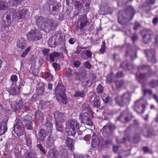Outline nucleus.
I'll use <instances>...</instances> for the list:
<instances>
[{"label": "nucleus", "instance_id": "1", "mask_svg": "<svg viewBox=\"0 0 158 158\" xmlns=\"http://www.w3.org/2000/svg\"><path fill=\"white\" fill-rule=\"evenodd\" d=\"M135 13V10L132 6H128L126 9L119 12L118 22L123 25L124 27L126 28L129 25L128 22L132 19Z\"/></svg>", "mask_w": 158, "mask_h": 158}, {"label": "nucleus", "instance_id": "2", "mask_svg": "<svg viewBox=\"0 0 158 158\" xmlns=\"http://www.w3.org/2000/svg\"><path fill=\"white\" fill-rule=\"evenodd\" d=\"M66 131L70 136H74L80 127L78 122L75 119L69 120L66 122Z\"/></svg>", "mask_w": 158, "mask_h": 158}, {"label": "nucleus", "instance_id": "3", "mask_svg": "<svg viewBox=\"0 0 158 158\" xmlns=\"http://www.w3.org/2000/svg\"><path fill=\"white\" fill-rule=\"evenodd\" d=\"M65 88L61 84L59 83L55 90V93L57 98H60L63 103H67L66 97L65 95Z\"/></svg>", "mask_w": 158, "mask_h": 158}, {"label": "nucleus", "instance_id": "4", "mask_svg": "<svg viewBox=\"0 0 158 158\" xmlns=\"http://www.w3.org/2000/svg\"><path fill=\"white\" fill-rule=\"evenodd\" d=\"M131 99V96L128 93L124 94L122 96H117L115 98L116 103L121 106L128 104Z\"/></svg>", "mask_w": 158, "mask_h": 158}, {"label": "nucleus", "instance_id": "5", "mask_svg": "<svg viewBox=\"0 0 158 158\" xmlns=\"http://www.w3.org/2000/svg\"><path fill=\"white\" fill-rule=\"evenodd\" d=\"M115 129V125L111 123H108L103 127L100 131V132L105 137L108 138L112 135Z\"/></svg>", "mask_w": 158, "mask_h": 158}, {"label": "nucleus", "instance_id": "6", "mask_svg": "<svg viewBox=\"0 0 158 158\" xmlns=\"http://www.w3.org/2000/svg\"><path fill=\"white\" fill-rule=\"evenodd\" d=\"M12 131H14V132L19 137L23 135H26L24 131V126L22 122L20 120H18L16 124H15L12 128Z\"/></svg>", "mask_w": 158, "mask_h": 158}, {"label": "nucleus", "instance_id": "7", "mask_svg": "<svg viewBox=\"0 0 158 158\" xmlns=\"http://www.w3.org/2000/svg\"><path fill=\"white\" fill-rule=\"evenodd\" d=\"M10 10V14H12L11 15L12 18L15 19L17 21L25 19L28 13V11L26 9H24L19 11L16 15H15L16 12L15 10L13 8H11Z\"/></svg>", "mask_w": 158, "mask_h": 158}, {"label": "nucleus", "instance_id": "8", "mask_svg": "<svg viewBox=\"0 0 158 158\" xmlns=\"http://www.w3.org/2000/svg\"><path fill=\"white\" fill-rule=\"evenodd\" d=\"M28 40L30 41H37L41 39L42 34L37 29L31 30L27 35Z\"/></svg>", "mask_w": 158, "mask_h": 158}, {"label": "nucleus", "instance_id": "9", "mask_svg": "<svg viewBox=\"0 0 158 158\" xmlns=\"http://www.w3.org/2000/svg\"><path fill=\"white\" fill-rule=\"evenodd\" d=\"M112 11L111 8L110 7L108 2L106 0L102 1L101 5L100 7L99 11V14L106 15L108 14H111Z\"/></svg>", "mask_w": 158, "mask_h": 158}, {"label": "nucleus", "instance_id": "10", "mask_svg": "<svg viewBox=\"0 0 158 158\" xmlns=\"http://www.w3.org/2000/svg\"><path fill=\"white\" fill-rule=\"evenodd\" d=\"M143 42L144 44H148L151 42L153 32L150 30L145 29L141 32Z\"/></svg>", "mask_w": 158, "mask_h": 158}, {"label": "nucleus", "instance_id": "11", "mask_svg": "<svg viewBox=\"0 0 158 158\" xmlns=\"http://www.w3.org/2000/svg\"><path fill=\"white\" fill-rule=\"evenodd\" d=\"M133 117L131 113L126 110L121 113L117 120L123 123L128 122L131 121Z\"/></svg>", "mask_w": 158, "mask_h": 158}, {"label": "nucleus", "instance_id": "12", "mask_svg": "<svg viewBox=\"0 0 158 158\" xmlns=\"http://www.w3.org/2000/svg\"><path fill=\"white\" fill-rule=\"evenodd\" d=\"M79 118L81 123L85 125L92 126L93 123L90 118V115L87 113H81Z\"/></svg>", "mask_w": 158, "mask_h": 158}, {"label": "nucleus", "instance_id": "13", "mask_svg": "<svg viewBox=\"0 0 158 158\" xmlns=\"http://www.w3.org/2000/svg\"><path fill=\"white\" fill-rule=\"evenodd\" d=\"M144 100L140 99L135 102L134 106V110L139 114H142L144 112L145 105L143 103Z\"/></svg>", "mask_w": 158, "mask_h": 158}, {"label": "nucleus", "instance_id": "14", "mask_svg": "<svg viewBox=\"0 0 158 158\" xmlns=\"http://www.w3.org/2000/svg\"><path fill=\"white\" fill-rule=\"evenodd\" d=\"M47 22H48V21L46 18L40 16L37 19L36 21V24L40 30H44V29H45Z\"/></svg>", "mask_w": 158, "mask_h": 158}, {"label": "nucleus", "instance_id": "15", "mask_svg": "<svg viewBox=\"0 0 158 158\" xmlns=\"http://www.w3.org/2000/svg\"><path fill=\"white\" fill-rule=\"evenodd\" d=\"M50 134L48 133V132L46 131L44 129H40L38 133V136L37 137V142H43L45 140L46 137L47 136L48 137L51 135Z\"/></svg>", "mask_w": 158, "mask_h": 158}, {"label": "nucleus", "instance_id": "16", "mask_svg": "<svg viewBox=\"0 0 158 158\" xmlns=\"http://www.w3.org/2000/svg\"><path fill=\"white\" fill-rule=\"evenodd\" d=\"M144 52L148 58V61L153 63L156 62V60L155 57V53L154 49L145 50Z\"/></svg>", "mask_w": 158, "mask_h": 158}, {"label": "nucleus", "instance_id": "17", "mask_svg": "<svg viewBox=\"0 0 158 158\" xmlns=\"http://www.w3.org/2000/svg\"><path fill=\"white\" fill-rule=\"evenodd\" d=\"M125 56L129 57L131 60H133L137 57V52L136 51H133L131 48L127 49L125 52Z\"/></svg>", "mask_w": 158, "mask_h": 158}, {"label": "nucleus", "instance_id": "18", "mask_svg": "<svg viewBox=\"0 0 158 158\" xmlns=\"http://www.w3.org/2000/svg\"><path fill=\"white\" fill-rule=\"evenodd\" d=\"M8 121V118L6 117L3 119L0 123V135L4 134L7 131V123Z\"/></svg>", "mask_w": 158, "mask_h": 158}, {"label": "nucleus", "instance_id": "19", "mask_svg": "<svg viewBox=\"0 0 158 158\" xmlns=\"http://www.w3.org/2000/svg\"><path fill=\"white\" fill-rule=\"evenodd\" d=\"M23 122L27 130H32V119L31 117L28 115L25 116L23 117Z\"/></svg>", "mask_w": 158, "mask_h": 158}, {"label": "nucleus", "instance_id": "20", "mask_svg": "<svg viewBox=\"0 0 158 158\" xmlns=\"http://www.w3.org/2000/svg\"><path fill=\"white\" fill-rule=\"evenodd\" d=\"M79 23H80L79 29L81 31H83V27H84L86 24L89 22L87 20L86 15L80 16L79 17Z\"/></svg>", "mask_w": 158, "mask_h": 158}, {"label": "nucleus", "instance_id": "21", "mask_svg": "<svg viewBox=\"0 0 158 158\" xmlns=\"http://www.w3.org/2000/svg\"><path fill=\"white\" fill-rule=\"evenodd\" d=\"M52 2L51 4L50 13H53L54 15L56 14L60 11V4L56 1H52Z\"/></svg>", "mask_w": 158, "mask_h": 158}, {"label": "nucleus", "instance_id": "22", "mask_svg": "<svg viewBox=\"0 0 158 158\" xmlns=\"http://www.w3.org/2000/svg\"><path fill=\"white\" fill-rule=\"evenodd\" d=\"M20 88V87L16 86L15 83H12L8 92L10 94L15 95L19 94Z\"/></svg>", "mask_w": 158, "mask_h": 158}, {"label": "nucleus", "instance_id": "23", "mask_svg": "<svg viewBox=\"0 0 158 158\" xmlns=\"http://www.w3.org/2000/svg\"><path fill=\"white\" fill-rule=\"evenodd\" d=\"M55 122H63L65 118L64 114L59 111H56L54 112Z\"/></svg>", "mask_w": 158, "mask_h": 158}, {"label": "nucleus", "instance_id": "24", "mask_svg": "<svg viewBox=\"0 0 158 158\" xmlns=\"http://www.w3.org/2000/svg\"><path fill=\"white\" fill-rule=\"evenodd\" d=\"M45 29H48V30H52L56 28L58 25V23L54 20H50L48 23H46Z\"/></svg>", "mask_w": 158, "mask_h": 158}, {"label": "nucleus", "instance_id": "25", "mask_svg": "<svg viewBox=\"0 0 158 158\" xmlns=\"http://www.w3.org/2000/svg\"><path fill=\"white\" fill-rule=\"evenodd\" d=\"M52 3V1H48L44 5L43 9L44 13L46 14L50 13L51 4Z\"/></svg>", "mask_w": 158, "mask_h": 158}, {"label": "nucleus", "instance_id": "26", "mask_svg": "<svg viewBox=\"0 0 158 158\" xmlns=\"http://www.w3.org/2000/svg\"><path fill=\"white\" fill-rule=\"evenodd\" d=\"M44 85L43 82H38L36 86V90L39 95H41L44 92Z\"/></svg>", "mask_w": 158, "mask_h": 158}, {"label": "nucleus", "instance_id": "27", "mask_svg": "<svg viewBox=\"0 0 158 158\" xmlns=\"http://www.w3.org/2000/svg\"><path fill=\"white\" fill-rule=\"evenodd\" d=\"M137 132H140L141 134L146 137H150L151 134L149 133L148 129L145 127L143 128L139 127L137 128Z\"/></svg>", "mask_w": 158, "mask_h": 158}, {"label": "nucleus", "instance_id": "28", "mask_svg": "<svg viewBox=\"0 0 158 158\" xmlns=\"http://www.w3.org/2000/svg\"><path fill=\"white\" fill-rule=\"evenodd\" d=\"M86 73L85 71L80 73H75V78L76 81H81L86 77Z\"/></svg>", "mask_w": 158, "mask_h": 158}, {"label": "nucleus", "instance_id": "29", "mask_svg": "<svg viewBox=\"0 0 158 158\" xmlns=\"http://www.w3.org/2000/svg\"><path fill=\"white\" fill-rule=\"evenodd\" d=\"M150 75L146 73H139L138 72L136 74V77L137 80L140 83L141 82V80L145 79L149 77Z\"/></svg>", "mask_w": 158, "mask_h": 158}, {"label": "nucleus", "instance_id": "30", "mask_svg": "<svg viewBox=\"0 0 158 158\" xmlns=\"http://www.w3.org/2000/svg\"><path fill=\"white\" fill-rule=\"evenodd\" d=\"M48 154L51 158H58L59 152L55 148H53L49 150Z\"/></svg>", "mask_w": 158, "mask_h": 158}, {"label": "nucleus", "instance_id": "31", "mask_svg": "<svg viewBox=\"0 0 158 158\" xmlns=\"http://www.w3.org/2000/svg\"><path fill=\"white\" fill-rule=\"evenodd\" d=\"M17 47L21 49H23L26 46V43L25 40L22 38H20L17 42Z\"/></svg>", "mask_w": 158, "mask_h": 158}, {"label": "nucleus", "instance_id": "32", "mask_svg": "<svg viewBox=\"0 0 158 158\" xmlns=\"http://www.w3.org/2000/svg\"><path fill=\"white\" fill-rule=\"evenodd\" d=\"M44 126L45 128V130L48 131V133L51 135L53 128V124L52 123L47 120L44 125Z\"/></svg>", "mask_w": 158, "mask_h": 158}, {"label": "nucleus", "instance_id": "33", "mask_svg": "<svg viewBox=\"0 0 158 158\" xmlns=\"http://www.w3.org/2000/svg\"><path fill=\"white\" fill-rule=\"evenodd\" d=\"M57 38L56 36H54L53 37H51L48 41V43L49 45L52 47H55L57 45V42L56 41L55 39Z\"/></svg>", "mask_w": 158, "mask_h": 158}, {"label": "nucleus", "instance_id": "34", "mask_svg": "<svg viewBox=\"0 0 158 158\" xmlns=\"http://www.w3.org/2000/svg\"><path fill=\"white\" fill-rule=\"evenodd\" d=\"M66 143L70 150H72L74 149V142L73 139L70 137L67 138Z\"/></svg>", "mask_w": 158, "mask_h": 158}, {"label": "nucleus", "instance_id": "35", "mask_svg": "<svg viewBox=\"0 0 158 158\" xmlns=\"http://www.w3.org/2000/svg\"><path fill=\"white\" fill-rule=\"evenodd\" d=\"M36 154L35 150L32 149L29 151L26 156L24 158H36Z\"/></svg>", "mask_w": 158, "mask_h": 158}, {"label": "nucleus", "instance_id": "36", "mask_svg": "<svg viewBox=\"0 0 158 158\" xmlns=\"http://www.w3.org/2000/svg\"><path fill=\"white\" fill-rule=\"evenodd\" d=\"M141 134L140 133V132H137L136 129L133 137V140L134 142L138 143L140 139V135Z\"/></svg>", "mask_w": 158, "mask_h": 158}, {"label": "nucleus", "instance_id": "37", "mask_svg": "<svg viewBox=\"0 0 158 158\" xmlns=\"http://www.w3.org/2000/svg\"><path fill=\"white\" fill-rule=\"evenodd\" d=\"M101 101L99 97H96L93 101V106L96 108H99L100 106Z\"/></svg>", "mask_w": 158, "mask_h": 158}, {"label": "nucleus", "instance_id": "38", "mask_svg": "<svg viewBox=\"0 0 158 158\" xmlns=\"http://www.w3.org/2000/svg\"><path fill=\"white\" fill-rule=\"evenodd\" d=\"M62 122H55L56 130L62 133L63 131V127L61 123Z\"/></svg>", "mask_w": 158, "mask_h": 158}, {"label": "nucleus", "instance_id": "39", "mask_svg": "<svg viewBox=\"0 0 158 158\" xmlns=\"http://www.w3.org/2000/svg\"><path fill=\"white\" fill-rule=\"evenodd\" d=\"M23 104L20 103H16L14 105L13 104H11V108L14 110H22L23 108Z\"/></svg>", "mask_w": 158, "mask_h": 158}, {"label": "nucleus", "instance_id": "40", "mask_svg": "<svg viewBox=\"0 0 158 158\" xmlns=\"http://www.w3.org/2000/svg\"><path fill=\"white\" fill-rule=\"evenodd\" d=\"M44 77L45 79L48 81H50L52 80L53 76L50 73L45 72L44 73Z\"/></svg>", "mask_w": 158, "mask_h": 158}, {"label": "nucleus", "instance_id": "41", "mask_svg": "<svg viewBox=\"0 0 158 158\" xmlns=\"http://www.w3.org/2000/svg\"><path fill=\"white\" fill-rule=\"evenodd\" d=\"M85 95V91L82 90L80 91H77L75 92L74 96L75 97H80L82 98Z\"/></svg>", "mask_w": 158, "mask_h": 158}, {"label": "nucleus", "instance_id": "42", "mask_svg": "<svg viewBox=\"0 0 158 158\" xmlns=\"http://www.w3.org/2000/svg\"><path fill=\"white\" fill-rule=\"evenodd\" d=\"M81 109L82 110L87 111L89 112H92V110L89 104L85 103H84L82 105Z\"/></svg>", "mask_w": 158, "mask_h": 158}, {"label": "nucleus", "instance_id": "43", "mask_svg": "<svg viewBox=\"0 0 158 158\" xmlns=\"http://www.w3.org/2000/svg\"><path fill=\"white\" fill-rule=\"evenodd\" d=\"M66 155V150L64 149H62L59 152V158H65Z\"/></svg>", "mask_w": 158, "mask_h": 158}, {"label": "nucleus", "instance_id": "44", "mask_svg": "<svg viewBox=\"0 0 158 158\" xmlns=\"http://www.w3.org/2000/svg\"><path fill=\"white\" fill-rule=\"evenodd\" d=\"M35 116L36 119L42 120L43 118L44 115L40 111H38L36 112L35 114Z\"/></svg>", "mask_w": 158, "mask_h": 158}, {"label": "nucleus", "instance_id": "45", "mask_svg": "<svg viewBox=\"0 0 158 158\" xmlns=\"http://www.w3.org/2000/svg\"><path fill=\"white\" fill-rule=\"evenodd\" d=\"M60 56V54L59 52H54L52 54H50L49 58L50 60L52 61H54V57H57Z\"/></svg>", "mask_w": 158, "mask_h": 158}, {"label": "nucleus", "instance_id": "46", "mask_svg": "<svg viewBox=\"0 0 158 158\" xmlns=\"http://www.w3.org/2000/svg\"><path fill=\"white\" fill-rule=\"evenodd\" d=\"M75 8L77 9H81L82 7L83 4L77 1H75L73 3Z\"/></svg>", "mask_w": 158, "mask_h": 158}, {"label": "nucleus", "instance_id": "47", "mask_svg": "<svg viewBox=\"0 0 158 158\" xmlns=\"http://www.w3.org/2000/svg\"><path fill=\"white\" fill-rule=\"evenodd\" d=\"M25 135V139L26 142V144L30 148L31 145V140L29 135Z\"/></svg>", "mask_w": 158, "mask_h": 158}, {"label": "nucleus", "instance_id": "48", "mask_svg": "<svg viewBox=\"0 0 158 158\" xmlns=\"http://www.w3.org/2000/svg\"><path fill=\"white\" fill-rule=\"evenodd\" d=\"M92 142L91 145L93 147H95V146L94 145H96L97 144L98 138L96 135H94L93 134L92 136Z\"/></svg>", "mask_w": 158, "mask_h": 158}, {"label": "nucleus", "instance_id": "49", "mask_svg": "<svg viewBox=\"0 0 158 158\" xmlns=\"http://www.w3.org/2000/svg\"><path fill=\"white\" fill-rule=\"evenodd\" d=\"M51 135H50L48 137V141L47 142V144L49 147L52 146L54 144V141L51 138Z\"/></svg>", "mask_w": 158, "mask_h": 158}, {"label": "nucleus", "instance_id": "50", "mask_svg": "<svg viewBox=\"0 0 158 158\" xmlns=\"http://www.w3.org/2000/svg\"><path fill=\"white\" fill-rule=\"evenodd\" d=\"M138 69L139 70H147L149 72L151 71L150 66L146 65H143L139 67H138Z\"/></svg>", "mask_w": 158, "mask_h": 158}, {"label": "nucleus", "instance_id": "51", "mask_svg": "<svg viewBox=\"0 0 158 158\" xmlns=\"http://www.w3.org/2000/svg\"><path fill=\"white\" fill-rule=\"evenodd\" d=\"M149 84L151 87L152 88H155L158 86V80L156 81L152 80Z\"/></svg>", "mask_w": 158, "mask_h": 158}, {"label": "nucleus", "instance_id": "52", "mask_svg": "<svg viewBox=\"0 0 158 158\" xmlns=\"http://www.w3.org/2000/svg\"><path fill=\"white\" fill-rule=\"evenodd\" d=\"M115 84L116 87L117 88H119L123 85L124 82L123 80L117 81H115Z\"/></svg>", "mask_w": 158, "mask_h": 158}, {"label": "nucleus", "instance_id": "53", "mask_svg": "<svg viewBox=\"0 0 158 158\" xmlns=\"http://www.w3.org/2000/svg\"><path fill=\"white\" fill-rule=\"evenodd\" d=\"M37 147L42 152V155L45 156L46 155V151L44 149V148L42 146V145L40 144L39 143L37 145Z\"/></svg>", "mask_w": 158, "mask_h": 158}, {"label": "nucleus", "instance_id": "54", "mask_svg": "<svg viewBox=\"0 0 158 158\" xmlns=\"http://www.w3.org/2000/svg\"><path fill=\"white\" fill-rule=\"evenodd\" d=\"M105 44V42L104 41H103L102 42V45L101 47V48L99 50V51L101 54L103 53L105 51L106 49Z\"/></svg>", "mask_w": 158, "mask_h": 158}, {"label": "nucleus", "instance_id": "55", "mask_svg": "<svg viewBox=\"0 0 158 158\" xmlns=\"http://www.w3.org/2000/svg\"><path fill=\"white\" fill-rule=\"evenodd\" d=\"M113 81V78L112 75L111 74L107 76L106 82V83H111Z\"/></svg>", "mask_w": 158, "mask_h": 158}, {"label": "nucleus", "instance_id": "56", "mask_svg": "<svg viewBox=\"0 0 158 158\" xmlns=\"http://www.w3.org/2000/svg\"><path fill=\"white\" fill-rule=\"evenodd\" d=\"M10 15H7L6 17L7 21L8 23V25H11V23H12V21L11 20L10 17L12 16H12H11L12 14H10Z\"/></svg>", "mask_w": 158, "mask_h": 158}, {"label": "nucleus", "instance_id": "57", "mask_svg": "<svg viewBox=\"0 0 158 158\" xmlns=\"http://www.w3.org/2000/svg\"><path fill=\"white\" fill-rule=\"evenodd\" d=\"M103 86L101 85H98L97 88V92L98 94H100L103 92Z\"/></svg>", "mask_w": 158, "mask_h": 158}, {"label": "nucleus", "instance_id": "58", "mask_svg": "<svg viewBox=\"0 0 158 158\" xmlns=\"http://www.w3.org/2000/svg\"><path fill=\"white\" fill-rule=\"evenodd\" d=\"M128 62L127 61H126L121 63L120 66V67L124 69H126L127 66L128 65Z\"/></svg>", "mask_w": 158, "mask_h": 158}, {"label": "nucleus", "instance_id": "59", "mask_svg": "<svg viewBox=\"0 0 158 158\" xmlns=\"http://www.w3.org/2000/svg\"><path fill=\"white\" fill-rule=\"evenodd\" d=\"M85 85L89 87L91 86L93 83V81L91 80H88L86 81H84L83 83Z\"/></svg>", "mask_w": 158, "mask_h": 158}, {"label": "nucleus", "instance_id": "60", "mask_svg": "<svg viewBox=\"0 0 158 158\" xmlns=\"http://www.w3.org/2000/svg\"><path fill=\"white\" fill-rule=\"evenodd\" d=\"M30 49L31 48L30 47H28L23 53L21 55V56L22 58L25 57L30 50Z\"/></svg>", "mask_w": 158, "mask_h": 158}, {"label": "nucleus", "instance_id": "61", "mask_svg": "<svg viewBox=\"0 0 158 158\" xmlns=\"http://www.w3.org/2000/svg\"><path fill=\"white\" fill-rule=\"evenodd\" d=\"M10 79L12 82L16 84V82L17 81V76L15 75H13L11 76Z\"/></svg>", "mask_w": 158, "mask_h": 158}, {"label": "nucleus", "instance_id": "62", "mask_svg": "<svg viewBox=\"0 0 158 158\" xmlns=\"http://www.w3.org/2000/svg\"><path fill=\"white\" fill-rule=\"evenodd\" d=\"M102 100L105 103H107L112 101V98L107 95L105 98H102Z\"/></svg>", "mask_w": 158, "mask_h": 158}, {"label": "nucleus", "instance_id": "63", "mask_svg": "<svg viewBox=\"0 0 158 158\" xmlns=\"http://www.w3.org/2000/svg\"><path fill=\"white\" fill-rule=\"evenodd\" d=\"M15 158H21V154L18 150L15 149L14 151Z\"/></svg>", "mask_w": 158, "mask_h": 158}, {"label": "nucleus", "instance_id": "64", "mask_svg": "<svg viewBox=\"0 0 158 158\" xmlns=\"http://www.w3.org/2000/svg\"><path fill=\"white\" fill-rule=\"evenodd\" d=\"M81 64V62L79 60H77L74 62L73 65L74 67L76 68H78Z\"/></svg>", "mask_w": 158, "mask_h": 158}]
</instances>
